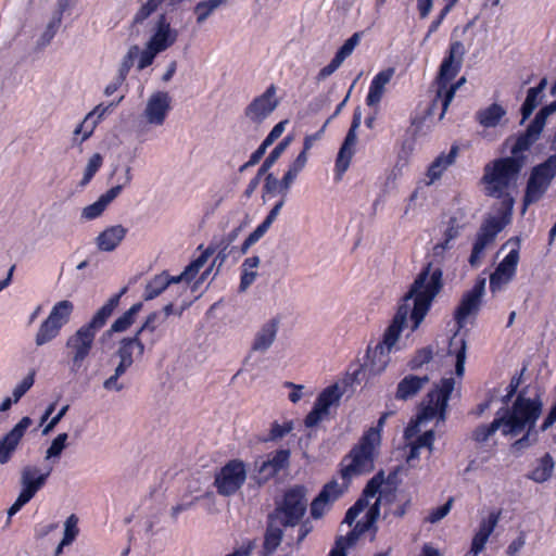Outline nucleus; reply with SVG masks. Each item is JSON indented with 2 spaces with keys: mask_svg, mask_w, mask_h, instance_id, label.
I'll use <instances>...</instances> for the list:
<instances>
[{
  "mask_svg": "<svg viewBox=\"0 0 556 556\" xmlns=\"http://www.w3.org/2000/svg\"><path fill=\"white\" fill-rule=\"evenodd\" d=\"M442 269L440 267H432L431 263H428L421 269L410 286L409 291L403 298L404 303L399 305L391 324L383 333L382 340L377 343L378 346L391 352L406 324L409 313L407 302L412 299L414 300V307L410 311L412 330L415 331L419 327L428 314L432 301L442 289Z\"/></svg>",
  "mask_w": 556,
  "mask_h": 556,
  "instance_id": "nucleus-1",
  "label": "nucleus"
},
{
  "mask_svg": "<svg viewBox=\"0 0 556 556\" xmlns=\"http://www.w3.org/2000/svg\"><path fill=\"white\" fill-rule=\"evenodd\" d=\"M126 292L123 288L113 294L91 317L81 325L65 341V353L72 371L77 372L89 358L96 344L98 332L106 325L114 311L118 307L122 295Z\"/></svg>",
  "mask_w": 556,
  "mask_h": 556,
  "instance_id": "nucleus-2",
  "label": "nucleus"
},
{
  "mask_svg": "<svg viewBox=\"0 0 556 556\" xmlns=\"http://www.w3.org/2000/svg\"><path fill=\"white\" fill-rule=\"evenodd\" d=\"M540 394L527 396V388L519 390L510 406L500 408L489 424V437L500 431L505 437L516 438L525 429L534 430L543 412Z\"/></svg>",
  "mask_w": 556,
  "mask_h": 556,
  "instance_id": "nucleus-3",
  "label": "nucleus"
},
{
  "mask_svg": "<svg viewBox=\"0 0 556 556\" xmlns=\"http://www.w3.org/2000/svg\"><path fill=\"white\" fill-rule=\"evenodd\" d=\"M387 418L383 414L375 427L367 429L358 442L341 459L339 472L342 480L348 484L353 477L369 473L375 468V459L381 444V431Z\"/></svg>",
  "mask_w": 556,
  "mask_h": 556,
  "instance_id": "nucleus-4",
  "label": "nucleus"
},
{
  "mask_svg": "<svg viewBox=\"0 0 556 556\" xmlns=\"http://www.w3.org/2000/svg\"><path fill=\"white\" fill-rule=\"evenodd\" d=\"M485 278L480 276L475 286L465 292L460 299L458 306L454 312V320L457 326V332H455L450 339L447 353L454 355L455 362V374L458 377H463L465 371L466 361V340L459 330L463 329L470 319H475L481 305L482 295L484 293Z\"/></svg>",
  "mask_w": 556,
  "mask_h": 556,
  "instance_id": "nucleus-5",
  "label": "nucleus"
},
{
  "mask_svg": "<svg viewBox=\"0 0 556 556\" xmlns=\"http://www.w3.org/2000/svg\"><path fill=\"white\" fill-rule=\"evenodd\" d=\"M465 52L463 42L458 40L451 41L448 50L440 65L435 80L437 92L430 105V111H434L438 106L441 108L440 118L445 114L456 90L458 89V85H450V83L460 72Z\"/></svg>",
  "mask_w": 556,
  "mask_h": 556,
  "instance_id": "nucleus-6",
  "label": "nucleus"
},
{
  "mask_svg": "<svg viewBox=\"0 0 556 556\" xmlns=\"http://www.w3.org/2000/svg\"><path fill=\"white\" fill-rule=\"evenodd\" d=\"M535 141H515L510 156L501 157L493 162L489 170V191H504L515 181L527 162V152Z\"/></svg>",
  "mask_w": 556,
  "mask_h": 556,
  "instance_id": "nucleus-7",
  "label": "nucleus"
},
{
  "mask_svg": "<svg viewBox=\"0 0 556 556\" xmlns=\"http://www.w3.org/2000/svg\"><path fill=\"white\" fill-rule=\"evenodd\" d=\"M306 495L307 489L303 484L286 489L281 498L275 501V508L268 515V519L283 528L298 526L307 510Z\"/></svg>",
  "mask_w": 556,
  "mask_h": 556,
  "instance_id": "nucleus-8",
  "label": "nucleus"
},
{
  "mask_svg": "<svg viewBox=\"0 0 556 556\" xmlns=\"http://www.w3.org/2000/svg\"><path fill=\"white\" fill-rule=\"evenodd\" d=\"M555 176L556 154H552L531 169L523 195L525 207L538 202L544 195Z\"/></svg>",
  "mask_w": 556,
  "mask_h": 556,
  "instance_id": "nucleus-9",
  "label": "nucleus"
},
{
  "mask_svg": "<svg viewBox=\"0 0 556 556\" xmlns=\"http://www.w3.org/2000/svg\"><path fill=\"white\" fill-rule=\"evenodd\" d=\"M247 465L239 458L228 460L215 472L213 485L222 496L235 495L245 483Z\"/></svg>",
  "mask_w": 556,
  "mask_h": 556,
  "instance_id": "nucleus-10",
  "label": "nucleus"
},
{
  "mask_svg": "<svg viewBox=\"0 0 556 556\" xmlns=\"http://www.w3.org/2000/svg\"><path fill=\"white\" fill-rule=\"evenodd\" d=\"M342 395L343 392L337 383L325 388L316 397L312 410L305 416V427H316L320 421L327 419L330 415V407L338 406Z\"/></svg>",
  "mask_w": 556,
  "mask_h": 556,
  "instance_id": "nucleus-11",
  "label": "nucleus"
},
{
  "mask_svg": "<svg viewBox=\"0 0 556 556\" xmlns=\"http://www.w3.org/2000/svg\"><path fill=\"white\" fill-rule=\"evenodd\" d=\"M290 451L286 448L276 450L270 453L266 460L255 462L252 479L258 486L264 485L280 471L288 468L290 463Z\"/></svg>",
  "mask_w": 556,
  "mask_h": 556,
  "instance_id": "nucleus-12",
  "label": "nucleus"
},
{
  "mask_svg": "<svg viewBox=\"0 0 556 556\" xmlns=\"http://www.w3.org/2000/svg\"><path fill=\"white\" fill-rule=\"evenodd\" d=\"M277 87L271 84L266 90L255 97L244 109V116L254 124L263 123L279 105V99L276 96Z\"/></svg>",
  "mask_w": 556,
  "mask_h": 556,
  "instance_id": "nucleus-13",
  "label": "nucleus"
},
{
  "mask_svg": "<svg viewBox=\"0 0 556 556\" xmlns=\"http://www.w3.org/2000/svg\"><path fill=\"white\" fill-rule=\"evenodd\" d=\"M351 481L345 484L343 480L342 485H340L336 480H331L326 483L318 495L312 501L309 511L311 516L314 519L321 518L325 513L329 509L331 504L336 502L349 488Z\"/></svg>",
  "mask_w": 556,
  "mask_h": 556,
  "instance_id": "nucleus-14",
  "label": "nucleus"
},
{
  "mask_svg": "<svg viewBox=\"0 0 556 556\" xmlns=\"http://www.w3.org/2000/svg\"><path fill=\"white\" fill-rule=\"evenodd\" d=\"M519 262V249H511L508 254L497 265L494 273L489 276V285L492 292L501 290L516 275Z\"/></svg>",
  "mask_w": 556,
  "mask_h": 556,
  "instance_id": "nucleus-15",
  "label": "nucleus"
},
{
  "mask_svg": "<svg viewBox=\"0 0 556 556\" xmlns=\"http://www.w3.org/2000/svg\"><path fill=\"white\" fill-rule=\"evenodd\" d=\"M31 422L29 417H23L13 429L0 440V464H7L10 460L12 453L17 447Z\"/></svg>",
  "mask_w": 556,
  "mask_h": 556,
  "instance_id": "nucleus-16",
  "label": "nucleus"
},
{
  "mask_svg": "<svg viewBox=\"0 0 556 556\" xmlns=\"http://www.w3.org/2000/svg\"><path fill=\"white\" fill-rule=\"evenodd\" d=\"M458 154V147L452 146L447 153H440L428 166L426 172L425 185L430 186L438 181L444 172L455 163Z\"/></svg>",
  "mask_w": 556,
  "mask_h": 556,
  "instance_id": "nucleus-17",
  "label": "nucleus"
},
{
  "mask_svg": "<svg viewBox=\"0 0 556 556\" xmlns=\"http://www.w3.org/2000/svg\"><path fill=\"white\" fill-rule=\"evenodd\" d=\"M123 97H121L117 102H111L108 105L103 103L97 105L93 111H91L84 121L75 128V135H81V139H88L96 128V125L100 122L103 115L110 112L117 103L121 102Z\"/></svg>",
  "mask_w": 556,
  "mask_h": 556,
  "instance_id": "nucleus-18",
  "label": "nucleus"
},
{
  "mask_svg": "<svg viewBox=\"0 0 556 556\" xmlns=\"http://www.w3.org/2000/svg\"><path fill=\"white\" fill-rule=\"evenodd\" d=\"M51 470L46 473L38 475V469L35 467H26L22 473V485L23 489L21 494L30 501L35 494L45 485L47 478Z\"/></svg>",
  "mask_w": 556,
  "mask_h": 556,
  "instance_id": "nucleus-19",
  "label": "nucleus"
},
{
  "mask_svg": "<svg viewBox=\"0 0 556 556\" xmlns=\"http://www.w3.org/2000/svg\"><path fill=\"white\" fill-rule=\"evenodd\" d=\"M280 319L273 317L256 332L251 350L255 352L267 351L276 339Z\"/></svg>",
  "mask_w": 556,
  "mask_h": 556,
  "instance_id": "nucleus-20",
  "label": "nucleus"
},
{
  "mask_svg": "<svg viewBox=\"0 0 556 556\" xmlns=\"http://www.w3.org/2000/svg\"><path fill=\"white\" fill-rule=\"evenodd\" d=\"M169 110V97L166 92H157L153 94L146 109L147 117L150 123L163 124Z\"/></svg>",
  "mask_w": 556,
  "mask_h": 556,
  "instance_id": "nucleus-21",
  "label": "nucleus"
},
{
  "mask_svg": "<svg viewBox=\"0 0 556 556\" xmlns=\"http://www.w3.org/2000/svg\"><path fill=\"white\" fill-rule=\"evenodd\" d=\"M428 382V376L407 375L397 383L395 399L407 401L417 395Z\"/></svg>",
  "mask_w": 556,
  "mask_h": 556,
  "instance_id": "nucleus-22",
  "label": "nucleus"
},
{
  "mask_svg": "<svg viewBox=\"0 0 556 556\" xmlns=\"http://www.w3.org/2000/svg\"><path fill=\"white\" fill-rule=\"evenodd\" d=\"M366 356L365 368L369 376L380 375L390 362V352L378 346V344L374 349L368 346Z\"/></svg>",
  "mask_w": 556,
  "mask_h": 556,
  "instance_id": "nucleus-23",
  "label": "nucleus"
},
{
  "mask_svg": "<svg viewBox=\"0 0 556 556\" xmlns=\"http://www.w3.org/2000/svg\"><path fill=\"white\" fill-rule=\"evenodd\" d=\"M180 281L181 277L169 276V274L164 270L148 281L144 288L143 299L146 301H151L157 298L164 290H166L169 285L178 283Z\"/></svg>",
  "mask_w": 556,
  "mask_h": 556,
  "instance_id": "nucleus-24",
  "label": "nucleus"
},
{
  "mask_svg": "<svg viewBox=\"0 0 556 556\" xmlns=\"http://www.w3.org/2000/svg\"><path fill=\"white\" fill-rule=\"evenodd\" d=\"M357 141H343L336 157L333 168V179L341 181L345 172L349 169L351 161L356 152Z\"/></svg>",
  "mask_w": 556,
  "mask_h": 556,
  "instance_id": "nucleus-25",
  "label": "nucleus"
},
{
  "mask_svg": "<svg viewBox=\"0 0 556 556\" xmlns=\"http://www.w3.org/2000/svg\"><path fill=\"white\" fill-rule=\"evenodd\" d=\"M126 233L127 229L122 225L111 226L97 237V245L101 251L111 252L119 245Z\"/></svg>",
  "mask_w": 556,
  "mask_h": 556,
  "instance_id": "nucleus-26",
  "label": "nucleus"
},
{
  "mask_svg": "<svg viewBox=\"0 0 556 556\" xmlns=\"http://www.w3.org/2000/svg\"><path fill=\"white\" fill-rule=\"evenodd\" d=\"M175 37L170 36V26L164 14L160 15L157 21V29L149 41V48H153L154 52H162L172 46Z\"/></svg>",
  "mask_w": 556,
  "mask_h": 556,
  "instance_id": "nucleus-27",
  "label": "nucleus"
},
{
  "mask_svg": "<svg viewBox=\"0 0 556 556\" xmlns=\"http://www.w3.org/2000/svg\"><path fill=\"white\" fill-rule=\"evenodd\" d=\"M141 302L131 305L122 316L114 320L111 327L104 332V337H111L113 333L128 330L136 321L137 314L142 309Z\"/></svg>",
  "mask_w": 556,
  "mask_h": 556,
  "instance_id": "nucleus-28",
  "label": "nucleus"
},
{
  "mask_svg": "<svg viewBox=\"0 0 556 556\" xmlns=\"http://www.w3.org/2000/svg\"><path fill=\"white\" fill-rule=\"evenodd\" d=\"M546 87V79L543 78L538 86L532 87L528 90L525 102L521 105L520 112L522 115V122L528 119L536 106L541 103L542 92Z\"/></svg>",
  "mask_w": 556,
  "mask_h": 556,
  "instance_id": "nucleus-29",
  "label": "nucleus"
},
{
  "mask_svg": "<svg viewBox=\"0 0 556 556\" xmlns=\"http://www.w3.org/2000/svg\"><path fill=\"white\" fill-rule=\"evenodd\" d=\"M73 312L74 304L68 300H62L53 305L47 318L62 329L70 321Z\"/></svg>",
  "mask_w": 556,
  "mask_h": 556,
  "instance_id": "nucleus-30",
  "label": "nucleus"
},
{
  "mask_svg": "<svg viewBox=\"0 0 556 556\" xmlns=\"http://www.w3.org/2000/svg\"><path fill=\"white\" fill-rule=\"evenodd\" d=\"M554 459L549 453H545L539 460L538 465L530 471L528 478L538 483L547 481L554 470Z\"/></svg>",
  "mask_w": 556,
  "mask_h": 556,
  "instance_id": "nucleus-31",
  "label": "nucleus"
},
{
  "mask_svg": "<svg viewBox=\"0 0 556 556\" xmlns=\"http://www.w3.org/2000/svg\"><path fill=\"white\" fill-rule=\"evenodd\" d=\"M454 387V378H442L437 389L428 393V397L431 399V402L435 399L441 408H447Z\"/></svg>",
  "mask_w": 556,
  "mask_h": 556,
  "instance_id": "nucleus-32",
  "label": "nucleus"
},
{
  "mask_svg": "<svg viewBox=\"0 0 556 556\" xmlns=\"http://www.w3.org/2000/svg\"><path fill=\"white\" fill-rule=\"evenodd\" d=\"M61 328L51 323L48 318H46L38 328V331L35 336V343L37 346H42L55 338L61 333Z\"/></svg>",
  "mask_w": 556,
  "mask_h": 556,
  "instance_id": "nucleus-33",
  "label": "nucleus"
},
{
  "mask_svg": "<svg viewBox=\"0 0 556 556\" xmlns=\"http://www.w3.org/2000/svg\"><path fill=\"white\" fill-rule=\"evenodd\" d=\"M276 522L268 519V526L264 536V549L266 554H271L281 543L283 536V527H276Z\"/></svg>",
  "mask_w": 556,
  "mask_h": 556,
  "instance_id": "nucleus-34",
  "label": "nucleus"
},
{
  "mask_svg": "<svg viewBox=\"0 0 556 556\" xmlns=\"http://www.w3.org/2000/svg\"><path fill=\"white\" fill-rule=\"evenodd\" d=\"M547 117L548 115L544 113L542 109H540L534 119L527 127V130L523 135L518 137L511 135L507 139H532L534 137H539L546 124Z\"/></svg>",
  "mask_w": 556,
  "mask_h": 556,
  "instance_id": "nucleus-35",
  "label": "nucleus"
},
{
  "mask_svg": "<svg viewBox=\"0 0 556 556\" xmlns=\"http://www.w3.org/2000/svg\"><path fill=\"white\" fill-rule=\"evenodd\" d=\"M486 545V518H482L479 530L472 539L470 549L464 556H479Z\"/></svg>",
  "mask_w": 556,
  "mask_h": 556,
  "instance_id": "nucleus-36",
  "label": "nucleus"
},
{
  "mask_svg": "<svg viewBox=\"0 0 556 556\" xmlns=\"http://www.w3.org/2000/svg\"><path fill=\"white\" fill-rule=\"evenodd\" d=\"M486 247V218L483 219L480 224V228L478 231L477 241L472 248L471 254L469 256V263L471 266H477L479 264V258L481 252Z\"/></svg>",
  "mask_w": 556,
  "mask_h": 556,
  "instance_id": "nucleus-37",
  "label": "nucleus"
},
{
  "mask_svg": "<svg viewBox=\"0 0 556 556\" xmlns=\"http://www.w3.org/2000/svg\"><path fill=\"white\" fill-rule=\"evenodd\" d=\"M445 413L446 408H441L439 406V402H437L435 399L433 402H431V399H429V403L420 409L416 417L418 418V421H428L437 416L439 417L440 420H444Z\"/></svg>",
  "mask_w": 556,
  "mask_h": 556,
  "instance_id": "nucleus-38",
  "label": "nucleus"
},
{
  "mask_svg": "<svg viewBox=\"0 0 556 556\" xmlns=\"http://www.w3.org/2000/svg\"><path fill=\"white\" fill-rule=\"evenodd\" d=\"M219 5L220 0L200 1L194 7L197 23L202 24Z\"/></svg>",
  "mask_w": 556,
  "mask_h": 556,
  "instance_id": "nucleus-39",
  "label": "nucleus"
},
{
  "mask_svg": "<svg viewBox=\"0 0 556 556\" xmlns=\"http://www.w3.org/2000/svg\"><path fill=\"white\" fill-rule=\"evenodd\" d=\"M138 55H139V47L136 45L131 46L121 62L118 73H117L119 80H126V77L129 74V71L132 67L134 62L138 58Z\"/></svg>",
  "mask_w": 556,
  "mask_h": 556,
  "instance_id": "nucleus-40",
  "label": "nucleus"
},
{
  "mask_svg": "<svg viewBox=\"0 0 556 556\" xmlns=\"http://www.w3.org/2000/svg\"><path fill=\"white\" fill-rule=\"evenodd\" d=\"M102 163H103V159L100 153H94L89 159L88 164L85 168L84 177H83L81 181L79 182V185L81 187H85L86 185H88L91 181L93 176L97 174V172L102 166Z\"/></svg>",
  "mask_w": 556,
  "mask_h": 556,
  "instance_id": "nucleus-41",
  "label": "nucleus"
},
{
  "mask_svg": "<svg viewBox=\"0 0 556 556\" xmlns=\"http://www.w3.org/2000/svg\"><path fill=\"white\" fill-rule=\"evenodd\" d=\"M79 533L78 517L72 514L64 523L63 544H72Z\"/></svg>",
  "mask_w": 556,
  "mask_h": 556,
  "instance_id": "nucleus-42",
  "label": "nucleus"
},
{
  "mask_svg": "<svg viewBox=\"0 0 556 556\" xmlns=\"http://www.w3.org/2000/svg\"><path fill=\"white\" fill-rule=\"evenodd\" d=\"M384 480L383 471H379L376 473L365 485L362 496L359 498H368L375 497L379 492Z\"/></svg>",
  "mask_w": 556,
  "mask_h": 556,
  "instance_id": "nucleus-43",
  "label": "nucleus"
},
{
  "mask_svg": "<svg viewBox=\"0 0 556 556\" xmlns=\"http://www.w3.org/2000/svg\"><path fill=\"white\" fill-rule=\"evenodd\" d=\"M292 430H293V422L291 420L286 421L282 425H280L277 421H274L271 424L268 437L264 441L265 442L277 441V440L283 438L285 435H287L288 433H290Z\"/></svg>",
  "mask_w": 556,
  "mask_h": 556,
  "instance_id": "nucleus-44",
  "label": "nucleus"
},
{
  "mask_svg": "<svg viewBox=\"0 0 556 556\" xmlns=\"http://www.w3.org/2000/svg\"><path fill=\"white\" fill-rule=\"evenodd\" d=\"M134 352L132 341L129 340L128 337H125L118 342V348L115 354L121 361L134 364Z\"/></svg>",
  "mask_w": 556,
  "mask_h": 556,
  "instance_id": "nucleus-45",
  "label": "nucleus"
},
{
  "mask_svg": "<svg viewBox=\"0 0 556 556\" xmlns=\"http://www.w3.org/2000/svg\"><path fill=\"white\" fill-rule=\"evenodd\" d=\"M433 352L430 346L422 348L416 352L414 357L408 362L410 369L415 370L432 359Z\"/></svg>",
  "mask_w": 556,
  "mask_h": 556,
  "instance_id": "nucleus-46",
  "label": "nucleus"
},
{
  "mask_svg": "<svg viewBox=\"0 0 556 556\" xmlns=\"http://www.w3.org/2000/svg\"><path fill=\"white\" fill-rule=\"evenodd\" d=\"M536 433H538V431H535V429L534 430L525 429V431L521 433L522 437L515 440L511 443V446H510L511 451L514 453H516V452H520L525 448H528L535 441Z\"/></svg>",
  "mask_w": 556,
  "mask_h": 556,
  "instance_id": "nucleus-47",
  "label": "nucleus"
},
{
  "mask_svg": "<svg viewBox=\"0 0 556 556\" xmlns=\"http://www.w3.org/2000/svg\"><path fill=\"white\" fill-rule=\"evenodd\" d=\"M368 506V501L357 498V501L346 510L343 522L353 525L358 515Z\"/></svg>",
  "mask_w": 556,
  "mask_h": 556,
  "instance_id": "nucleus-48",
  "label": "nucleus"
},
{
  "mask_svg": "<svg viewBox=\"0 0 556 556\" xmlns=\"http://www.w3.org/2000/svg\"><path fill=\"white\" fill-rule=\"evenodd\" d=\"M452 503L453 497H450L445 504L431 509L425 520L430 523L439 522L450 513L452 508Z\"/></svg>",
  "mask_w": 556,
  "mask_h": 556,
  "instance_id": "nucleus-49",
  "label": "nucleus"
},
{
  "mask_svg": "<svg viewBox=\"0 0 556 556\" xmlns=\"http://www.w3.org/2000/svg\"><path fill=\"white\" fill-rule=\"evenodd\" d=\"M67 438H68L67 433H65V432L58 434V437L53 439L51 445L47 450L46 458L49 459L52 457L60 456L62 451L66 446Z\"/></svg>",
  "mask_w": 556,
  "mask_h": 556,
  "instance_id": "nucleus-50",
  "label": "nucleus"
},
{
  "mask_svg": "<svg viewBox=\"0 0 556 556\" xmlns=\"http://www.w3.org/2000/svg\"><path fill=\"white\" fill-rule=\"evenodd\" d=\"M457 236H458V226L456 224V218L455 217H451L450 220H448V226H447V228L444 231V240H443V242L438 243L434 247V249L435 250H438V249H442V250L448 249L450 241L455 239Z\"/></svg>",
  "mask_w": 556,
  "mask_h": 556,
  "instance_id": "nucleus-51",
  "label": "nucleus"
},
{
  "mask_svg": "<svg viewBox=\"0 0 556 556\" xmlns=\"http://www.w3.org/2000/svg\"><path fill=\"white\" fill-rule=\"evenodd\" d=\"M35 382V372L28 374L13 390L14 403H17L21 397L33 387Z\"/></svg>",
  "mask_w": 556,
  "mask_h": 556,
  "instance_id": "nucleus-52",
  "label": "nucleus"
},
{
  "mask_svg": "<svg viewBox=\"0 0 556 556\" xmlns=\"http://www.w3.org/2000/svg\"><path fill=\"white\" fill-rule=\"evenodd\" d=\"M522 374H523V370L520 371V374L518 375H514L506 388V394L502 397V402L504 404H508L511 399L515 396H517L518 394V389L520 387V383H521V377H522Z\"/></svg>",
  "mask_w": 556,
  "mask_h": 556,
  "instance_id": "nucleus-53",
  "label": "nucleus"
},
{
  "mask_svg": "<svg viewBox=\"0 0 556 556\" xmlns=\"http://www.w3.org/2000/svg\"><path fill=\"white\" fill-rule=\"evenodd\" d=\"M275 141H262V144L251 154L248 162L240 166L239 170L243 172L248 167L257 164L261 159L264 156L266 149L273 144Z\"/></svg>",
  "mask_w": 556,
  "mask_h": 556,
  "instance_id": "nucleus-54",
  "label": "nucleus"
},
{
  "mask_svg": "<svg viewBox=\"0 0 556 556\" xmlns=\"http://www.w3.org/2000/svg\"><path fill=\"white\" fill-rule=\"evenodd\" d=\"M313 141H304L303 150L299 153L296 159L293 161V163L290 165L289 169L294 172L295 174H299L305 166L307 162V151L312 148Z\"/></svg>",
  "mask_w": 556,
  "mask_h": 556,
  "instance_id": "nucleus-55",
  "label": "nucleus"
},
{
  "mask_svg": "<svg viewBox=\"0 0 556 556\" xmlns=\"http://www.w3.org/2000/svg\"><path fill=\"white\" fill-rule=\"evenodd\" d=\"M505 115L506 111L500 104L489 105V128L497 126Z\"/></svg>",
  "mask_w": 556,
  "mask_h": 556,
  "instance_id": "nucleus-56",
  "label": "nucleus"
},
{
  "mask_svg": "<svg viewBox=\"0 0 556 556\" xmlns=\"http://www.w3.org/2000/svg\"><path fill=\"white\" fill-rule=\"evenodd\" d=\"M106 206V204H104L100 199H98L94 203L84 208L83 216L87 219H94L103 213Z\"/></svg>",
  "mask_w": 556,
  "mask_h": 556,
  "instance_id": "nucleus-57",
  "label": "nucleus"
},
{
  "mask_svg": "<svg viewBox=\"0 0 556 556\" xmlns=\"http://www.w3.org/2000/svg\"><path fill=\"white\" fill-rule=\"evenodd\" d=\"M277 192H282L280 181L273 174H267L263 187V197L265 194H276Z\"/></svg>",
  "mask_w": 556,
  "mask_h": 556,
  "instance_id": "nucleus-58",
  "label": "nucleus"
},
{
  "mask_svg": "<svg viewBox=\"0 0 556 556\" xmlns=\"http://www.w3.org/2000/svg\"><path fill=\"white\" fill-rule=\"evenodd\" d=\"M509 214L508 211L500 220L489 216V242H491L494 235L507 224Z\"/></svg>",
  "mask_w": 556,
  "mask_h": 556,
  "instance_id": "nucleus-59",
  "label": "nucleus"
},
{
  "mask_svg": "<svg viewBox=\"0 0 556 556\" xmlns=\"http://www.w3.org/2000/svg\"><path fill=\"white\" fill-rule=\"evenodd\" d=\"M343 62L338 60L337 56H333V59L330 61L329 64L324 66L317 74L318 80H324L330 75H332L342 64Z\"/></svg>",
  "mask_w": 556,
  "mask_h": 556,
  "instance_id": "nucleus-60",
  "label": "nucleus"
},
{
  "mask_svg": "<svg viewBox=\"0 0 556 556\" xmlns=\"http://www.w3.org/2000/svg\"><path fill=\"white\" fill-rule=\"evenodd\" d=\"M435 434L433 430L425 431L421 435L417 437L415 443L421 448L427 447L430 452L433 450Z\"/></svg>",
  "mask_w": 556,
  "mask_h": 556,
  "instance_id": "nucleus-61",
  "label": "nucleus"
},
{
  "mask_svg": "<svg viewBox=\"0 0 556 556\" xmlns=\"http://www.w3.org/2000/svg\"><path fill=\"white\" fill-rule=\"evenodd\" d=\"M157 53L159 52H154L153 48H149V47L147 50L139 53L138 70L141 71V70L150 66L153 63L154 58Z\"/></svg>",
  "mask_w": 556,
  "mask_h": 556,
  "instance_id": "nucleus-62",
  "label": "nucleus"
},
{
  "mask_svg": "<svg viewBox=\"0 0 556 556\" xmlns=\"http://www.w3.org/2000/svg\"><path fill=\"white\" fill-rule=\"evenodd\" d=\"M159 317V313L157 312H152L150 313L144 323L141 325V327L137 330L138 333H143L146 331H149L151 333H153L157 326H156V319Z\"/></svg>",
  "mask_w": 556,
  "mask_h": 556,
  "instance_id": "nucleus-63",
  "label": "nucleus"
},
{
  "mask_svg": "<svg viewBox=\"0 0 556 556\" xmlns=\"http://www.w3.org/2000/svg\"><path fill=\"white\" fill-rule=\"evenodd\" d=\"M556 422V400L555 403L549 408L546 417L544 418L543 422L541 424L539 431L545 432L548 430Z\"/></svg>",
  "mask_w": 556,
  "mask_h": 556,
  "instance_id": "nucleus-64",
  "label": "nucleus"
}]
</instances>
